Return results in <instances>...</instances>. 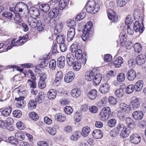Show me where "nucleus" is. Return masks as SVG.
<instances>
[{
    "instance_id": "f257e3e1",
    "label": "nucleus",
    "mask_w": 146,
    "mask_h": 146,
    "mask_svg": "<svg viewBox=\"0 0 146 146\" xmlns=\"http://www.w3.org/2000/svg\"><path fill=\"white\" fill-rule=\"evenodd\" d=\"M27 7L26 5L23 2H20L15 5V7H11L9 10L10 11L14 12L15 14L14 18L15 23L20 25H21L22 19L19 13L22 12L23 10Z\"/></svg>"
},
{
    "instance_id": "f03ea898",
    "label": "nucleus",
    "mask_w": 146,
    "mask_h": 146,
    "mask_svg": "<svg viewBox=\"0 0 146 146\" xmlns=\"http://www.w3.org/2000/svg\"><path fill=\"white\" fill-rule=\"evenodd\" d=\"M92 25V22L89 21L85 25L81 36V38L84 41H86L87 40L89 39L92 36L93 33Z\"/></svg>"
},
{
    "instance_id": "7ed1b4c3",
    "label": "nucleus",
    "mask_w": 146,
    "mask_h": 146,
    "mask_svg": "<svg viewBox=\"0 0 146 146\" xmlns=\"http://www.w3.org/2000/svg\"><path fill=\"white\" fill-rule=\"evenodd\" d=\"M86 9L89 13H92L94 11L96 12L99 10V7L98 5H96L94 0H89L86 5Z\"/></svg>"
},
{
    "instance_id": "20e7f679",
    "label": "nucleus",
    "mask_w": 146,
    "mask_h": 146,
    "mask_svg": "<svg viewBox=\"0 0 146 146\" xmlns=\"http://www.w3.org/2000/svg\"><path fill=\"white\" fill-rule=\"evenodd\" d=\"M111 113V109L107 106L104 108L100 113V118L102 121H106L109 118Z\"/></svg>"
},
{
    "instance_id": "39448f33",
    "label": "nucleus",
    "mask_w": 146,
    "mask_h": 146,
    "mask_svg": "<svg viewBox=\"0 0 146 146\" xmlns=\"http://www.w3.org/2000/svg\"><path fill=\"white\" fill-rule=\"evenodd\" d=\"M25 37L24 36L20 37L17 41L16 39H13L11 41L10 46H8L7 48V50L10 49L13 46H17L23 44L25 42Z\"/></svg>"
},
{
    "instance_id": "423d86ee",
    "label": "nucleus",
    "mask_w": 146,
    "mask_h": 146,
    "mask_svg": "<svg viewBox=\"0 0 146 146\" xmlns=\"http://www.w3.org/2000/svg\"><path fill=\"white\" fill-rule=\"evenodd\" d=\"M68 0H52L50 2L54 3L52 5H56L59 6V9L60 10H62L64 9L67 6Z\"/></svg>"
},
{
    "instance_id": "0eeeda50",
    "label": "nucleus",
    "mask_w": 146,
    "mask_h": 146,
    "mask_svg": "<svg viewBox=\"0 0 146 146\" xmlns=\"http://www.w3.org/2000/svg\"><path fill=\"white\" fill-rule=\"evenodd\" d=\"M129 139L131 143L135 145L139 143L141 140L140 136L137 133H133L131 135Z\"/></svg>"
},
{
    "instance_id": "6e6552de",
    "label": "nucleus",
    "mask_w": 146,
    "mask_h": 146,
    "mask_svg": "<svg viewBox=\"0 0 146 146\" xmlns=\"http://www.w3.org/2000/svg\"><path fill=\"white\" fill-rule=\"evenodd\" d=\"M110 86L109 82L108 81L104 83L101 86L99 89L100 92L103 94H106L108 93L110 90Z\"/></svg>"
},
{
    "instance_id": "1a4fd4ad",
    "label": "nucleus",
    "mask_w": 146,
    "mask_h": 146,
    "mask_svg": "<svg viewBox=\"0 0 146 146\" xmlns=\"http://www.w3.org/2000/svg\"><path fill=\"white\" fill-rule=\"evenodd\" d=\"M97 70L96 69H93L86 72L85 74V78L88 81H91L94 79L95 75L96 74Z\"/></svg>"
},
{
    "instance_id": "9d476101",
    "label": "nucleus",
    "mask_w": 146,
    "mask_h": 146,
    "mask_svg": "<svg viewBox=\"0 0 146 146\" xmlns=\"http://www.w3.org/2000/svg\"><path fill=\"white\" fill-rule=\"evenodd\" d=\"M141 102V99L140 98H136L131 102V106L134 110H136L139 108Z\"/></svg>"
},
{
    "instance_id": "9b49d317",
    "label": "nucleus",
    "mask_w": 146,
    "mask_h": 146,
    "mask_svg": "<svg viewBox=\"0 0 146 146\" xmlns=\"http://www.w3.org/2000/svg\"><path fill=\"white\" fill-rule=\"evenodd\" d=\"M75 35V30L74 28L69 29L68 31L67 40L68 42L71 41L74 39Z\"/></svg>"
},
{
    "instance_id": "f8f14e48",
    "label": "nucleus",
    "mask_w": 146,
    "mask_h": 146,
    "mask_svg": "<svg viewBox=\"0 0 146 146\" xmlns=\"http://www.w3.org/2000/svg\"><path fill=\"white\" fill-rule=\"evenodd\" d=\"M107 12L108 17L110 20L114 22L117 21V17L113 10L109 9L107 10Z\"/></svg>"
},
{
    "instance_id": "ddd939ff",
    "label": "nucleus",
    "mask_w": 146,
    "mask_h": 146,
    "mask_svg": "<svg viewBox=\"0 0 146 146\" xmlns=\"http://www.w3.org/2000/svg\"><path fill=\"white\" fill-rule=\"evenodd\" d=\"M130 133V129L129 126L124 127L121 131L120 136L122 138H124L127 137Z\"/></svg>"
},
{
    "instance_id": "4468645a",
    "label": "nucleus",
    "mask_w": 146,
    "mask_h": 146,
    "mask_svg": "<svg viewBox=\"0 0 146 146\" xmlns=\"http://www.w3.org/2000/svg\"><path fill=\"white\" fill-rule=\"evenodd\" d=\"M133 28L135 32L139 31L140 33H142L144 30L143 24H141V22L139 23L137 21H135L134 24Z\"/></svg>"
},
{
    "instance_id": "2eb2a0df",
    "label": "nucleus",
    "mask_w": 146,
    "mask_h": 146,
    "mask_svg": "<svg viewBox=\"0 0 146 146\" xmlns=\"http://www.w3.org/2000/svg\"><path fill=\"white\" fill-rule=\"evenodd\" d=\"M146 60V58L144 54H140L136 58V64L138 65H141L145 63Z\"/></svg>"
},
{
    "instance_id": "dca6fc26",
    "label": "nucleus",
    "mask_w": 146,
    "mask_h": 146,
    "mask_svg": "<svg viewBox=\"0 0 146 146\" xmlns=\"http://www.w3.org/2000/svg\"><path fill=\"white\" fill-rule=\"evenodd\" d=\"M75 77L74 73L72 71L68 72L66 74L64 77V81L67 83L71 82Z\"/></svg>"
},
{
    "instance_id": "f3484780",
    "label": "nucleus",
    "mask_w": 146,
    "mask_h": 146,
    "mask_svg": "<svg viewBox=\"0 0 146 146\" xmlns=\"http://www.w3.org/2000/svg\"><path fill=\"white\" fill-rule=\"evenodd\" d=\"M126 77L129 80H133L136 77L135 72L133 69L129 70L127 72Z\"/></svg>"
},
{
    "instance_id": "a211bd4d",
    "label": "nucleus",
    "mask_w": 146,
    "mask_h": 146,
    "mask_svg": "<svg viewBox=\"0 0 146 146\" xmlns=\"http://www.w3.org/2000/svg\"><path fill=\"white\" fill-rule=\"evenodd\" d=\"M66 60L69 66H72L74 62L75 59L72 54L70 53H68L66 56Z\"/></svg>"
},
{
    "instance_id": "6ab92c4d",
    "label": "nucleus",
    "mask_w": 146,
    "mask_h": 146,
    "mask_svg": "<svg viewBox=\"0 0 146 146\" xmlns=\"http://www.w3.org/2000/svg\"><path fill=\"white\" fill-rule=\"evenodd\" d=\"M59 13V11L58 8H55L52 11H50L48 13V17L49 19H53L54 18L56 17Z\"/></svg>"
},
{
    "instance_id": "aec40b11",
    "label": "nucleus",
    "mask_w": 146,
    "mask_h": 146,
    "mask_svg": "<svg viewBox=\"0 0 146 146\" xmlns=\"http://www.w3.org/2000/svg\"><path fill=\"white\" fill-rule=\"evenodd\" d=\"M133 117L135 120H139L141 119L143 117L142 112L140 111H135L132 113Z\"/></svg>"
},
{
    "instance_id": "412c9836",
    "label": "nucleus",
    "mask_w": 146,
    "mask_h": 146,
    "mask_svg": "<svg viewBox=\"0 0 146 146\" xmlns=\"http://www.w3.org/2000/svg\"><path fill=\"white\" fill-rule=\"evenodd\" d=\"M28 23L29 25L31 28H35L38 21L35 18L30 17H28L27 19Z\"/></svg>"
},
{
    "instance_id": "4be33fe9",
    "label": "nucleus",
    "mask_w": 146,
    "mask_h": 146,
    "mask_svg": "<svg viewBox=\"0 0 146 146\" xmlns=\"http://www.w3.org/2000/svg\"><path fill=\"white\" fill-rule=\"evenodd\" d=\"M55 119L59 121L64 122L66 120V117L65 115L61 113L56 114L55 116Z\"/></svg>"
},
{
    "instance_id": "5701e85b",
    "label": "nucleus",
    "mask_w": 146,
    "mask_h": 146,
    "mask_svg": "<svg viewBox=\"0 0 146 146\" xmlns=\"http://www.w3.org/2000/svg\"><path fill=\"white\" fill-rule=\"evenodd\" d=\"M102 76L101 74H98L96 72V74L93 80V84L96 86L99 84L101 81Z\"/></svg>"
},
{
    "instance_id": "b1692460",
    "label": "nucleus",
    "mask_w": 146,
    "mask_h": 146,
    "mask_svg": "<svg viewBox=\"0 0 146 146\" xmlns=\"http://www.w3.org/2000/svg\"><path fill=\"white\" fill-rule=\"evenodd\" d=\"M88 96L91 100H94L97 96V91L96 89H92L87 94Z\"/></svg>"
},
{
    "instance_id": "393cba45",
    "label": "nucleus",
    "mask_w": 146,
    "mask_h": 146,
    "mask_svg": "<svg viewBox=\"0 0 146 146\" xmlns=\"http://www.w3.org/2000/svg\"><path fill=\"white\" fill-rule=\"evenodd\" d=\"M56 95V91L53 89H50L47 93V96L50 100L54 99Z\"/></svg>"
},
{
    "instance_id": "a878e982",
    "label": "nucleus",
    "mask_w": 146,
    "mask_h": 146,
    "mask_svg": "<svg viewBox=\"0 0 146 146\" xmlns=\"http://www.w3.org/2000/svg\"><path fill=\"white\" fill-rule=\"evenodd\" d=\"M71 94L74 98H77L79 97L81 95V91L79 88H74L72 90Z\"/></svg>"
},
{
    "instance_id": "bb28decb",
    "label": "nucleus",
    "mask_w": 146,
    "mask_h": 146,
    "mask_svg": "<svg viewBox=\"0 0 146 146\" xmlns=\"http://www.w3.org/2000/svg\"><path fill=\"white\" fill-rule=\"evenodd\" d=\"M143 85V82L142 80H139L136 82L134 86L135 90L136 91H140L142 89Z\"/></svg>"
},
{
    "instance_id": "cd10ccee",
    "label": "nucleus",
    "mask_w": 146,
    "mask_h": 146,
    "mask_svg": "<svg viewBox=\"0 0 146 146\" xmlns=\"http://www.w3.org/2000/svg\"><path fill=\"white\" fill-rule=\"evenodd\" d=\"M92 136L95 138L100 139L103 136V133L102 131L99 129L94 130L92 133Z\"/></svg>"
},
{
    "instance_id": "c85d7f7f",
    "label": "nucleus",
    "mask_w": 146,
    "mask_h": 146,
    "mask_svg": "<svg viewBox=\"0 0 146 146\" xmlns=\"http://www.w3.org/2000/svg\"><path fill=\"white\" fill-rule=\"evenodd\" d=\"M54 28V33L55 35L59 33L61 31L63 28L62 23L60 22L59 23L56 24Z\"/></svg>"
},
{
    "instance_id": "c756f323",
    "label": "nucleus",
    "mask_w": 146,
    "mask_h": 146,
    "mask_svg": "<svg viewBox=\"0 0 146 146\" xmlns=\"http://www.w3.org/2000/svg\"><path fill=\"white\" fill-rule=\"evenodd\" d=\"M123 59L120 57H118L113 63L114 66L116 68H119L121 66V64L123 63Z\"/></svg>"
},
{
    "instance_id": "7c9ffc66",
    "label": "nucleus",
    "mask_w": 146,
    "mask_h": 146,
    "mask_svg": "<svg viewBox=\"0 0 146 146\" xmlns=\"http://www.w3.org/2000/svg\"><path fill=\"white\" fill-rule=\"evenodd\" d=\"M90 131V128L88 126L84 127L82 129V135L83 137H86L89 135Z\"/></svg>"
},
{
    "instance_id": "2f4dec72",
    "label": "nucleus",
    "mask_w": 146,
    "mask_h": 146,
    "mask_svg": "<svg viewBox=\"0 0 146 146\" xmlns=\"http://www.w3.org/2000/svg\"><path fill=\"white\" fill-rule=\"evenodd\" d=\"M119 107L121 109L126 113L129 112L131 109L129 105L123 103L120 104Z\"/></svg>"
},
{
    "instance_id": "473e14b6",
    "label": "nucleus",
    "mask_w": 146,
    "mask_h": 146,
    "mask_svg": "<svg viewBox=\"0 0 146 146\" xmlns=\"http://www.w3.org/2000/svg\"><path fill=\"white\" fill-rule=\"evenodd\" d=\"M44 20L46 22L48 23L49 25L52 27H54L56 24V21L54 20L53 19H49V18H47L46 17L44 19Z\"/></svg>"
},
{
    "instance_id": "72a5a7b5",
    "label": "nucleus",
    "mask_w": 146,
    "mask_h": 146,
    "mask_svg": "<svg viewBox=\"0 0 146 146\" xmlns=\"http://www.w3.org/2000/svg\"><path fill=\"white\" fill-rule=\"evenodd\" d=\"M78 43L77 42H74L72 44L70 48V51L72 53H75L78 50H80V47L78 45Z\"/></svg>"
},
{
    "instance_id": "f704fd0d",
    "label": "nucleus",
    "mask_w": 146,
    "mask_h": 146,
    "mask_svg": "<svg viewBox=\"0 0 146 146\" xmlns=\"http://www.w3.org/2000/svg\"><path fill=\"white\" fill-rule=\"evenodd\" d=\"M37 30L38 31H41L43 30L45 27L44 23L41 20H38L36 25Z\"/></svg>"
},
{
    "instance_id": "c9c22d12",
    "label": "nucleus",
    "mask_w": 146,
    "mask_h": 146,
    "mask_svg": "<svg viewBox=\"0 0 146 146\" xmlns=\"http://www.w3.org/2000/svg\"><path fill=\"white\" fill-rule=\"evenodd\" d=\"M12 109L9 107H8L1 112V114L3 116L7 117L9 116L11 113Z\"/></svg>"
},
{
    "instance_id": "e433bc0d",
    "label": "nucleus",
    "mask_w": 146,
    "mask_h": 146,
    "mask_svg": "<svg viewBox=\"0 0 146 146\" xmlns=\"http://www.w3.org/2000/svg\"><path fill=\"white\" fill-rule=\"evenodd\" d=\"M115 95L118 98H120L122 97L124 93V89L120 88L117 89L115 92Z\"/></svg>"
},
{
    "instance_id": "4c0bfd02",
    "label": "nucleus",
    "mask_w": 146,
    "mask_h": 146,
    "mask_svg": "<svg viewBox=\"0 0 146 146\" xmlns=\"http://www.w3.org/2000/svg\"><path fill=\"white\" fill-rule=\"evenodd\" d=\"M73 68L76 71H78L81 67V63L79 61H76L72 65Z\"/></svg>"
},
{
    "instance_id": "58836bf2",
    "label": "nucleus",
    "mask_w": 146,
    "mask_h": 146,
    "mask_svg": "<svg viewBox=\"0 0 146 146\" xmlns=\"http://www.w3.org/2000/svg\"><path fill=\"white\" fill-rule=\"evenodd\" d=\"M107 104V99L106 97H104L98 102V105L99 107H101L106 106Z\"/></svg>"
},
{
    "instance_id": "ea45409f",
    "label": "nucleus",
    "mask_w": 146,
    "mask_h": 146,
    "mask_svg": "<svg viewBox=\"0 0 146 146\" xmlns=\"http://www.w3.org/2000/svg\"><path fill=\"white\" fill-rule=\"evenodd\" d=\"M75 53V56L78 60H80L83 57L85 56V54L82 53V50L80 49Z\"/></svg>"
},
{
    "instance_id": "a19ab883",
    "label": "nucleus",
    "mask_w": 146,
    "mask_h": 146,
    "mask_svg": "<svg viewBox=\"0 0 146 146\" xmlns=\"http://www.w3.org/2000/svg\"><path fill=\"white\" fill-rule=\"evenodd\" d=\"M39 8L42 11L45 12L48 11L50 8L49 5L47 4L40 5Z\"/></svg>"
},
{
    "instance_id": "79ce46f5",
    "label": "nucleus",
    "mask_w": 146,
    "mask_h": 146,
    "mask_svg": "<svg viewBox=\"0 0 146 146\" xmlns=\"http://www.w3.org/2000/svg\"><path fill=\"white\" fill-rule=\"evenodd\" d=\"M117 79L118 82H123L125 79V74L122 73H119L117 76Z\"/></svg>"
},
{
    "instance_id": "37998d69",
    "label": "nucleus",
    "mask_w": 146,
    "mask_h": 146,
    "mask_svg": "<svg viewBox=\"0 0 146 146\" xmlns=\"http://www.w3.org/2000/svg\"><path fill=\"white\" fill-rule=\"evenodd\" d=\"M44 93L43 92H39L36 98V102L39 103L42 102L44 98Z\"/></svg>"
},
{
    "instance_id": "c03bdc74",
    "label": "nucleus",
    "mask_w": 146,
    "mask_h": 146,
    "mask_svg": "<svg viewBox=\"0 0 146 146\" xmlns=\"http://www.w3.org/2000/svg\"><path fill=\"white\" fill-rule=\"evenodd\" d=\"M15 136L20 141L24 139L25 135L24 134L20 131H17L15 133Z\"/></svg>"
},
{
    "instance_id": "a18cd8bd",
    "label": "nucleus",
    "mask_w": 146,
    "mask_h": 146,
    "mask_svg": "<svg viewBox=\"0 0 146 146\" xmlns=\"http://www.w3.org/2000/svg\"><path fill=\"white\" fill-rule=\"evenodd\" d=\"M120 37L121 36L120 41L122 44H125L127 41L126 35H125L124 31H122L121 33L119 35Z\"/></svg>"
},
{
    "instance_id": "49530a36",
    "label": "nucleus",
    "mask_w": 146,
    "mask_h": 146,
    "mask_svg": "<svg viewBox=\"0 0 146 146\" xmlns=\"http://www.w3.org/2000/svg\"><path fill=\"white\" fill-rule=\"evenodd\" d=\"M133 48L134 51L139 53L142 50V46L139 43H135L134 45Z\"/></svg>"
},
{
    "instance_id": "de8ad7c7",
    "label": "nucleus",
    "mask_w": 146,
    "mask_h": 146,
    "mask_svg": "<svg viewBox=\"0 0 146 146\" xmlns=\"http://www.w3.org/2000/svg\"><path fill=\"white\" fill-rule=\"evenodd\" d=\"M46 130L51 135H54L56 133V129L54 127H47L46 128Z\"/></svg>"
},
{
    "instance_id": "09e8293b",
    "label": "nucleus",
    "mask_w": 146,
    "mask_h": 146,
    "mask_svg": "<svg viewBox=\"0 0 146 146\" xmlns=\"http://www.w3.org/2000/svg\"><path fill=\"white\" fill-rule=\"evenodd\" d=\"M36 102L33 100H31L29 102L28 106L29 108L31 109H35L36 107Z\"/></svg>"
},
{
    "instance_id": "8fccbe9b",
    "label": "nucleus",
    "mask_w": 146,
    "mask_h": 146,
    "mask_svg": "<svg viewBox=\"0 0 146 146\" xmlns=\"http://www.w3.org/2000/svg\"><path fill=\"white\" fill-rule=\"evenodd\" d=\"M134 90H135V88L134 85H129L126 88L125 91L127 93L130 94L133 92Z\"/></svg>"
},
{
    "instance_id": "3c124183",
    "label": "nucleus",
    "mask_w": 146,
    "mask_h": 146,
    "mask_svg": "<svg viewBox=\"0 0 146 146\" xmlns=\"http://www.w3.org/2000/svg\"><path fill=\"white\" fill-rule=\"evenodd\" d=\"M82 113L81 112H77L75 114L74 119L76 122H80L82 119Z\"/></svg>"
},
{
    "instance_id": "603ef678",
    "label": "nucleus",
    "mask_w": 146,
    "mask_h": 146,
    "mask_svg": "<svg viewBox=\"0 0 146 146\" xmlns=\"http://www.w3.org/2000/svg\"><path fill=\"white\" fill-rule=\"evenodd\" d=\"M29 116L31 118L35 121L37 120L38 118V115L35 112H30Z\"/></svg>"
},
{
    "instance_id": "864d4df0",
    "label": "nucleus",
    "mask_w": 146,
    "mask_h": 146,
    "mask_svg": "<svg viewBox=\"0 0 146 146\" xmlns=\"http://www.w3.org/2000/svg\"><path fill=\"white\" fill-rule=\"evenodd\" d=\"M26 104L25 102L24 101H17L16 103V106L18 108H22L25 107Z\"/></svg>"
},
{
    "instance_id": "5fc2aeb1",
    "label": "nucleus",
    "mask_w": 146,
    "mask_h": 146,
    "mask_svg": "<svg viewBox=\"0 0 146 146\" xmlns=\"http://www.w3.org/2000/svg\"><path fill=\"white\" fill-rule=\"evenodd\" d=\"M56 66V63L55 60L52 59L50 60L49 63V67L50 69L53 70L55 69Z\"/></svg>"
},
{
    "instance_id": "6e6d98bb",
    "label": "nucleus",
    "mask_w": 146,
    "mask_h": 146,
    "mask_svg": "<svg viewBox=\"0 0 146 146\" xmlns=\"http://www.w3.org/2000/svg\"><path fill=\"white\" fill-rule=\"evenodd\" d=\"M126 122L127 125L129 126L132 125L134 127L135 126V123L133 119L131 118L127 117L126 119Z\"/></svg>"
},
{
    "instance_id": "4d7b16f0",
    "label": "nucleus",
    "mask_w": 146,
    "mask_h": 146,
    "mask_svg": "<svg viewBox=\"0 0 146 146\" xmlns=\"http://www.w3.org/2000/svg\"><path fill=\"white\" fill-rule=\"evenodd\" d=\"M59 48L60 51L62 52L66 51L67 49V46L66 44L64 42L60 44L59 46Z\"/></svg>"
},
{
    "instance_id": "13d9d810",
    "label": "nucleus",
    "mask_w": 146,
    "mask_h": 146,
    "mask_svg": "<svg viewBox=\"0 0 146 146\" xmlns=\"http://www.w3.org/2000/svg\"><path fill=\"white\" fill-rule=\"evenodd\" d=\"M108 101L109 104L111 105H114L117 103L116 99L112 96H110L108 98Z\"/></svg>"
},
{
    "instance_id": "bf43d9fd",
    "label": "nucleus",
    "mask_w": 146,
    "mask_h": 146,
    "mask_svg": "<svg viewBox=\"0 0 146 146\" xmlns=\"http://www.w3.org/2000/svg\"><path fill=\"white\" fill-rule=\"evenodd\" d=\"M116 123V121L115 119H111L108 122V124L109 126L112 127L115 126Z\"/></svg>"
},
{
    "instance_id": "052dcab7",
    "label": "nucleus",
    "mask_w": 146,
    "mask_h": 146,
    "mask_svg": "<svg viewBox=\"0 0 146 146\" xmlns=\"http://www.w3.org/2000/svg\"><path fill=\"white\" fill-rule=\"evenodd\" d=\"M80 137L79 133L78 132H76L74 133L73 135L70 137V139L73 141L77 140Z\"/></svg>"
},
{
    "instance_id": "680f3d73",
    "label": "nucleus",
    "mask_w": 146,
    "mask_h": 146,
    "mask_svg": "<svg viewBox=\"0 0 146 146\" xmlns=\"http://www.w3.org/2000/svg\"><path fill=\"white\" fill-rule=\"evenodd\" d=\"M13 116L17 118L20 117L22 115V112L19 110H16L14 111L13 113Z\"/></svg>"
},
{
    "instance_id": "e2e57ef3",
    "label": "nucleus",
    "mask_w": 146,
    "mask_h": 146,
    "mask_svg": "<svg viewBox=\"0 0 146 146\" xmlns=\"http://www.w3.org/2000/svg\"><path fill=\"white\" fill-rule=\"evenodd\" d=\"M64 111L65 112L68 114L70 115L73 112V109L70 106H66L64 109Z\"/></svg>"
},
{
    "instance_id": "0e129e2a",
    "label": "nucleus",
    "mask_w": 146,
    "mask_h": 146,
    "mask_svg": "<svg viewBox=\"0 0 146 146\" xmlns=\"http://www.w3.org/2000/svg\"><path fill=\"white\" fill-rule=\"evenodd\" d=\"M2 15L3 17L7 19L11 18L13 16V14L11 13L8 11L3 12Z\"/></svg>"
},
{
    "instance_id": "69168bd1",
    "label": "nucleus",
    "mask_w": 146,
    "mask_h": 146,
    "mask_svg": "<svg viewBox=\"0 0 146 146\" xmlns=\"http://www.w3.org/2000/svg\"><path fill=\"white\" fill-rule=\"evenodd\" d=\"M8 141L9 143L12 144L16 145L18 143V141L13 136H11L9 137L8 139Z\"/></svg>"
},
{
    "instance_id": "338daca9",
    "label": "nucleus",
    "mask_w": 146,
    "mask_h": 146,
    "mask_svg": "<svg viewBox=\"0 0 146 146\" xmlns=\"http://www.w3.org/2000/svg\"><path fill=\"white\" fill-rule=\"evenodd\" d=\"M27 84L30 86V88H36V82L34 81H32L30 80H28L27 82Z\"/></svg>"
},
{
    "instance_id": "774afa93",
    "label": "nucleus",
    "mask_w": 146,
    "mask_h": 146,
    "mask_svg": "<svg viewBox=\"0 0 146 146\" xmlns=\"http://www.w3.org/2000/svg\"><path fill=\"white\" fill-rule=\"evenodd\" d=\"M76 25L75 22L74 20L70 19L67 22V25L69 27V29L72 28H74V27Z\"/></svg>"
}]
</instances>
